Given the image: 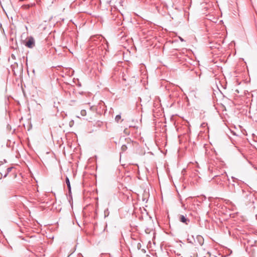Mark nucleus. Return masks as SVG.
Returning <instances> with one entry per match:
<instances>
[{
	"label": "nucleus",
	"mask_w": 257,
	"mask_h": 257,
	"mask_svg": "<svg viewBox=\"0 0 257 257\" xmlns=\"http://www.w3.org/2000/svg\"><path fill=\"white\" fill-rule=\"evenodd\" d=\"M194 245H202L204 243L203 237L199 235L196 236V238L194 239Z\"/></svg>",
	"instance_id": "obj_1"
},
{
	"label": "nucleus",
	"mask_w": 257,
	"mask_h": 257,
	"mask_svg": "<svg viewBox=\"0 0 257 257\" xmlns=\"http://www.w3.org/2000/svg\"><path fill=\"white\" fill-rule=\"evenodd\" d=\"M27 47L32 48L35 46V40L32 37H30L27 41L26 45Z\"/></svg>",
	"instance_id": "obj_2"
},
{
	"label": "nucleus",
	"mask_w": 257,
	"mask_h": 257,
	"mask_svg": "<svg viewBox=\"0 0 257 257\" xmlns=\"http://www.w3.org/2000/svg\"><path fill=\"white\" fill-rule=\"evenodd\" d=\"M179 220L181 222L185 223L186 225H188L189 224V223L190 222L189 219L187 218V217H186V216H185L183 215H180V216H179Z\"/></svg>",
	"instance_id": "obj_3"
},
{
	"label": "nucleus",
	"mask_w": 257,
	"mask_h": 257,
	"mask_svg": "<svg viewBox=\"0 0 257 257\" xmlns=\"http://www.w3.org/2000/svg\"><path fill=\"white\" fill-rule=\"evenodd\" d=\"M66 183L67 187L69 189V191H71L70 183L69 178L68 177H67L66 179Z\"/></svg>",
	"instance_id": "obj_4"
},
{
	"label": "nucleus",
	"mask_w": 257,
	"mask_h": 257,
	"mask_svg": "<svg viewBox=\"0 0 257 257\" xmlns=\"http://www.w3.org/2000/svg\"><path fill=\"white\" fill-rule=\"evenodd\" d=\"M121 119V116L120 115H117L116 116H115V120L116 121V122H118L119 121V120Z\"/></svg>",
	"instance_id": "obj_5"
},
{
	"label": "nucleus",
	"mask_w": 257,
	"mask_h": 257,
	"mask_svg": "<svg viewBox=\"0 0 257 257\" xmlns=\"http://www.w3.org/2000/svg\"><path fill=\"white\" fill-rule=\"evenodd\" d=\"M127 149V147L126 145H122L121 146V150L122 151H125Z\"/></svg>",
	"instance_id": "obj_6"
},
{
	"label": "nucleus",
	"mask_w": 257,
	"mask_h": 257,
	"mask_svg": "<svg viewBox=\"0 0 257 257\" xmlns=\"http://www.w3.org/2000/svg\"><path fill=\"white\" fill-rule=\"evenodd\" d=\"M86 114V111L85 110H82L81 111V114L82 115V116H85Z\"/></svg>",
	"instance_id": "obj_7"
},
{
	"label": "nucleus",
	"mask_w": 257,
	"mask_h": 257,
	"mask_svg": "<svg viewBox=\"0 0 257 257\" xmlns=\"http://www.w3.org/2000/svg\"><path fill=\"white\" fill-rule=\"evenodd\" d=\"M141 243H140V242L138 243V244H137V248H138V249H140L141 248Z\"/></svg>",
	"instance_id": "obj_8"
},
{
	"label": "nucleus",
	"mask_w": 257,
	"mask_h": 257,
	"mask_svg": "<svg viewBox=\"0 0 257 257\" xmlns=\"http://www.w3.org/2000/svg\"><path fill=\"white\" fill-rule=\"evenodd\" d=\"M12 58L14 59H16V57L14 54H12Z\"/></svg>",
	"instance_id": "obj_9"
},
{
	"label": "nucleus",
	"mask_w": 257,
	"mask_h": 257,
	"mask_svg": "<svg viewBox=\"0 0 257 257\" xmlns=\"http://www.w3.org/2000/svg\"><path fill=\"white\" fill-rule=\"evenodd\" d=\"M23 7H26V8H29V5L24 6Z\"/></svg>",
	"instance_id": "obj_10"
},
{
	"label": "nucleus",
	"mask_w": 257,
	"mask_h": 257,
	"mask_svg": "<svg viewBox=\"0 0 257 257\" xmlns=\"http://www.w3.org/2000/svg\"><path fill=\"white\" fill-rule=\"evenodd\" d=\"M179 38L182 42L184 41V40L182 38L180 37Z\"/></svg>",
	"instance_id": "obj_11"
},
{
	"label": "nucleus",
	"mask_w": 257,
	"mask_h": 257,
	"mask_svg": "<svg viewBox=\"0 0 257 257\" xmlns=\"http://www.w3.org/2000/svg\"><path fill=\"white\" fill-rule=\"evenodd\" d=\"M13 71L14 72V73L16 74V71L14 69H13Z\"/></svg>",
	"instance_id": "obj_12"
},
{
	"label": "nucleus",
	"mask_w": 257,
	"mask_h": 257,
	"mask_svg": "<svg viewBox=\"0 0 257 257\" xmlns=\"http://www.w3.org/2000/svg\"><path fill=\"white\" fill-rule=\"evenodd\" d=\"M8 170L9 171H10L11 169H10V168H8Z\"/></svg>",
	"instance_id": "obj_13"
}]
</instances>
